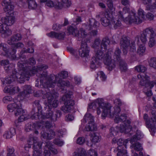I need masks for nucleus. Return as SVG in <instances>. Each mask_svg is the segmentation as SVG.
I'll return each instance as SVG.
<instances>
[{"label":"nucleus","instance_id":"60","mask_svg":"<svg viewBox=\"0 0 156 156\" xmlns=\"http://www.w3.org/2000/svg\"><path fill=\"white\" fill-rule=\"evenodd\" d=\"M67 102L68 103L67 104H64V105L68 106L69 107L70 106L71 108H72L73 106L74 105V101L72 100L69 101H67Z\"/></svg>","mask_w":156,"mask_h":156},{"label":"nucleus","instance_id":"21","mask_svg":"<svg viewBox=\"0 0 156 156\" xmlns=\"http://www.w3.org/2000/svg\"><path fill=\"white\" fill-rule=\"evenodd\" d=\"M47 35L51 38H56L61 40L63 39L65 36V33L62 32L60 33H57L55 32L52 31L47 34Z\"/></svg>","mask_w":156,"mask_h":156},{"label":"nucleus","instance_id":"16","mask_svg":"<svg viewBox=\"0 0 156 156\" xmlns=\"http://www.w3.org/2000/svg\"><path fill=\"white\" fill-rule=\"evenodd\" d=\"M89 51L87 43L85 41H82L81 47L79 51V55L81 57H87L89 55Z\"/></svg>","mask_w":156,"mask_h":156},{"label":"nucleus","instance_id":"24","mask_svg":"<svg viewBox=\"0 0 156 156\" xmlns=\"http://www.w3.org/2000/svg\"><path fill=\"white\" fill-rule=\"evenodd\" d=\"M142 3L144 4L147 5L146 6V9L149 10L151 12H154L156 9V5L154 3L152 5H150L149 4L151 3V0H142Z\"/></svg>","mask_w":156,"mask_h":156},{"label":"nucleus","instance_id":"7","mask_svg":"<svg viewBox=\"0 0 156 156\" xmlns=\"http://www.w3.org/2000/svg\"><path fill=\"white\" fill-rule=\"evenodd\" d=\"M7 108L9 112L14 111L15 116H20L24 120L29 119L30 117L26 114L21 108V105L20 102L18 103H15L9 104L7 106Z\"/></svg>","mask_w":156,"mask_h":156},{"label":"nucleus","instance_id":"44","mask_svg":"<svg viewBox=\"0 0 156 156\" xmlns=\"http://www.w3.org/2000/svg\"><path fill=\"white\" fill-rule=\"evenodd\" d=\"M20 91V89L18 87H10V93L14 94L17 93Z\"/></svg>","mask_w":156,"mask_h":156},{"label":"nucleus","instance_id":"12","mask_svg":"<svg viewBox=\"0 0 156 156\" xmlns=\"http://www.w3.org/2000/svg\"><path fill=\"white\" fill-rule=\"evenodd\" d=\"M16 51L13 49L12 50L8 49V46L6 44L2 43L0 44V52L3 55L8 57L12 59H16V56L15 55Z\"/></svg>","mask_w":156,"mask_h":156},{"label":"nucleus","instance_id":"34","mask_svg":"<svg viewBox=\"0 0 156 156\" xmlns=\"http://www.w3.org/2000/svg\"><path fill=\"white\" fill-rule=\"evenodd\" d=\"M94 120V117L91 115V114L89 113H87L84 116L83 121L85 123L87 122H92Z\"/></svg>","mask_w":156,"mask_h":156},{"label":"nucleus","instance_id":"49","mask_svg":"<svg viewBox=\"0 0 156 156\" xmlns=\"http://www.w3.org/2000/svg\"><path fill=\"white\" fill-rule=\"evenodd\" d=\"M23 90L25 92L30 93L31 92V87L30 86L26 85L23 88Z\"/></svg>","mask_w":156,"mask_h":156},{"label":"nucleus","instance_id":"17","mask_svg":"<svg viewBox=\"0 0 156 156\" xmlns=\"http://www.w3.org/2000/svg\"><path fill=\"white\" fill-rule=\"evenodd\" d=\"M55 3V8L57 9L68 7L71 4V2L69 0H57Z\"/></svg>","mask_w":156,"mask_h":156},{"label":"nucleus","instance_id":"41","mask_svg":"<svg viewBox=\"0 0 156 156\" xmlns=\"http://www.w3.org/2000/svg\"><path fill=\"white\" fill-rule=\"evenodd\" d=\"M155 37H150L149 38V41L148 45L149 47L152 48L154 47L156 44V40L154 38Z\"/></svg>","mask_w":156,"mask_h":156},{"label":"nucleus","instance_id":"31","mask_svg":"<svg viewBox=\"0 0 156 156\" xmlns=\"http://www.w3.org/2000/svg\"><path fill=\"white\" fill-rule=\"evenodd\" d=\"M73 156H86L85 150L82 148H78L73 154Z\"/></svg>","mask_w":156,"mask_h":156},{"label":"nucleus","instance_id":"37","mask_svg":"<svg viewBox=\"0 0 156 156\" xmlns=\"http://www.w3.org/2000/svg\"><path fill=\"white\" fill-rule=\"evenodd\" d=\"M107 37H103L101 41V47L102 50L103 51H106L107 49Z\"/></svg>","mask_w":156,"mask_h":156},{"label":"nucleus","instance_id":"53","mask_svg":"<svg viewBox=\"0 0 156 156\" xmlns=\"http://www.w3.org/2000/svg\"><path fill=\"white\" fill-rule=\"evenodd\" d=\"M146 17L148 20H151L154 19V16L151 13L148 12L146 15Z\"/></svg>","mask_w":156,"mask_h":156},{"label":"nucleus","instance_id":"25","mask_svg":"<svg viewBox=\"0 0 156 156\" xmlns=\"http://www.w3.org/2000/svg\"><path fill=\"white\" fill-rule=\"evenodd\" d=\"M147 37H152L155 36V32L154 29L151 27H149L144 30L142 33Z\"/></svg>","mask_w":156,"mask_h":156},{"label":"nucleus","instance_id":"2","mask_svg":"<svg viewBox=\"0 0 156 156\" xmlns=\"http://www.w3.org/2000/svg\"><path fill=\"white\" fill-rule=\"evenodd\" d=\"M58 94L56 92L52 94L51 92L46 93L43 96V99H47L48 103L47 106L49 109L44 115H41V117L43 119H48L51 121H55L57 120L58 113L54 112L53 111L50 110L51 108L53 107L56 108L58 105V101L56 99L58 97Z\"/></svg>","mask_w":156,"mask_h":156},{"label":"nucleus","instance_id":"39","mask_svg":"<svg viewBox=\"0 0 156 156\" xmlns=\"http://www.w3.org/2000/svg\"><path fill=\"white\" fill-rule=\"evenodd\" d=\"M114 11L115 8L113 7L112 0H108V12L112 15Z\"/></svg>","mask_w":156,"mask_h":156},{"label":"nucleus","instance_id":"9","mask_svg":"<svg viewBox=\"0 0 156 156\" xmlns=\"http://www.w3.org/2000/svg\"><path fill=\"white\" fill-rule=\"evenodd\" d=\"M144 135L139 130L136 131L135 135L130 140V143L132 145L130 146L131 148H133L136 151H139L142 150L143 148L141 145L137 140L143 138Z\"/></svg>","mask_w":156,"mask_h":156},{"label":"nucleus","instance_id":"28","mask_svg":"<svg viewBox=\"0 0 156 156\" xmlns=\"http://www.w3.org/2000/svg\"><path fill=\"white\" fill-rule=\"evenodd\" d=\"M67 31L69 34H71L74 36H78L80 34L79 31L76 27L70 26L68 28Z\"/></svg>","mask_w":156,"mask_h":156},{"label":"nucleus","instance_id":"63","mask_svg":"<svg viewBox=\"0 0 156 156\" xmlns=\"http://www.w3.org/2000/svg\"><path fill=\"white\" fill-rule=\"evenodd\" d=\"M41 136L44 139H48V135L47 132H41Z\"/></svg>","mask_w":156,"mask_h":156},{"label":"nucleus","instance_id":"30","mask_svg":"<svg viewBox=\"0 0 156 156\" xmlns=\"http://www.w3.org/2000/svg\"><path fill=\"white\" fill-rule=\"evenodd\" d=\"M87 131H92L96 130L97 126L94 123V120L92 122H88V124L85 127Z\"/></svg>","mask_w":156,"mask_h":156},{"label":"nucleus","instance_id":"15","mask_svg":"<svg viewBox=\"0 0 156 156\" xmlns=\"http://www.w3.org/2000/svg\"><path fill=\"white\" fill-rule=\"evenodd\" d=\"M121 51L119 49L117 48L114 53V58L116 59L119 62V67L122 71H125L127 69V64L121 60L120 58V55Z\"/></svg>","mask_w":156,"mask_h":156},{"label":"nucleus","instance_id":"47","mask_svg":"<svg viewBox=\"0 0 156 156\" xmlns=\"http://www.w3.org/2000/svg\"><path fill=\"white\" fill-rule=\"evenodd\" d=\"M14 151V150L13 148H8L7 150V156H16Z\"/></svg>","mask_w":156,"mask_h":156},{"label":"nucleus","instance_id":"23","mask_svg":"<svg viewBox=\"0 0 156 156\" xmlns=\"http://www.w3.org/2000/svg\"><path fill=\"white\" fill-rule=\"evenodd\" d=\"M0 32L4 34L5 36H8L12 34V31L8 27L2 23H0Z\"/></svg>","mask_w":156,"mask_h":156},{"label":"nucleus","instance_id":"45","mask_svg":"<svg viewBox=\"0 0 156 156\" xmlns=\"http://www.w3.org/2000/svg\"><path fill=\"white\" fill-rule=\"evenodd\" d=\"M101 41L100 39L98 38L96 39L94 41V43L92 45V47L94 48H96L97 47H98L100 45Z\"/></svg>","mask_w":156,"mask_h":156},{"label":"nucleus","instance_id":"38","mask_svg":"<svg viewBox=\"0 0 156 156\" xmlns=\"http://www.w3.org/2000/svg\"><path fill=\"white\" fill-rule=\"evenodd\" d=\"M72 95L70 94H66L63 96L62 98V100L64 102V104H67L68 103L67 101L72 100Z\"/></svg>","mask_w":156,"mask_h":156},{"label":"nucleus","instance_id":"26","mask_svg":"<svg viewBox=\"0 0 156 156\" xmlns=\"http://www.w3.org/2000/svg\"><path fill=\"white\" fill-rule=\"evenodd\" d=\"M21 38L22 37L20 34H15L11 37L10 40L8 41L7 43L10 45L13 44L15 42L20 40Z\"/></svg>","mask_w":156,"mask_h":156},{"label":"nucleus","instance_id":"42","mask_svg":"<svg viewBox=\"0 0 156 156\" xmlns=\"http://www.w3.org/2000/svg\"><path fill=\"white\" fill-rule=\"evenodd\" d=\"M72 109L70 106H67L65 105L62 106L61 108V110L62 111L65 113H67L70 112L71 109Z\"/></svg>","mask_w":156,"mask_h":156},{"label":"nucleus","instance_id":"22","mask_svg":"<svg viewBox=\"0 0 156 156\" xmlns=\"http://www.w3.org/2000/svg\"><path fill=\"white\" fill-rule=\"evenodd\" d=\"M2 22L8 26H11L15 22V18L12 16H6L2 19Z\"/></svg>","mask_w":156,"mask_h":156},{"label":"nucleus","instance_id":"36","mask_svg":"<svg viewBox=\"0 0 156 156\" xmlns=\"http://www.w3.org/2000/svg\"><path fill=\"white\" fill-rule=\"evenodd\" d=\"M139 47L137 49V53L140 55H143L145 54L146 48L144 44H138Z\"/></svg>","mask_w":156,"mask_h":156},{"label":"nucleus","instance_id":"5","mask_svg":"<svg viewBox=\"0 0 156 156\" xmlns=\"http://www.w3.org/2000/svg\"><path fill=\"white\" fill-rule=\"evenodd\" d=\"M18 65L19 67V73H17L15 71H13L12 75L9 77L5 78L4 81L6 83L10 84L17 79H24L26 78L27 76L30 74V73L27 72V73L24 74L23 72H25V71L23 70L24 65L23 62H19Z\"/></svg>","mask_w":156,"mask_h":156},{"label":"nucleus","instance_id":"13","mask_svg":"<svg viewBox=\"0 0 156 156\" xmlns=\"http://www.w3.org/2000/svg\"><path fill=\"white\" fill-rule=\"evenodd\" d=\"M23 62V65H24L23 67V70L25 72H23L24 74L27 73V72H29L30 73V74H29L27 76V78L28 77L29 75H31L32 74H35L37 71L36 70L34 69L33 68H31V66H29V64H30L31 65H33L35 64L36 63V61L34 58H31L29 60V62L28 63H25L23 61H22Z\"/></svg>","mask_w":156,"mask_h":156},{"label":"nucleus","instance_id":"20","mask_svg":"<svg viewBox=\"0 0 156 156\" xmlns=\"http://www.w3.org/2000/svg\"><path fill=\"white\" fill-rule=\"evenodd\" d=\"M3 4L4 6L3 9L5 12H9L12 11L14 9V6L11 3L10 0H4Z\"/></svg>","mask_w":156,"mask_h":156},{"label":"nucleus","instance_id":"10","mask_svg":"<svg viewBox=\"0 0 156 156\" xmlns=\"http://www.w3.org/2000/svg\"><path fill=\"white\" fill-rule=\"evenodd\" d=\"M129 141L128 139L124 140L120 139L118 140L117 141L118 146L117 148L118 151L117 156H128L127 152L125 149L126 148Z\"/></svg>","mask_w":156,"mask_h":156},{"label":"nucleus","instance_id":"11","mask_svg":"<svg viewBox=\"0 0 156 156\" xmlns=\"http://www.w3.org/2000/svg\"><path fill=\"white\" fill-rule=\"evenodd\" d=\"M129 41L127 37H123L121 38L120 44L121 47L123 48V52L125 55L127 53V48L128 46L130 48V52H134L136 51L134 43L132 42L131 44H129Z\"/></svg>","mask_w":156,"mask_h":156},{"label":"nucleus","instance_id":"59","mask_svg":"<svg viewBox=\"0 0 156 156\" xmlns=\"http://www.w3.org/2000/svg\"><path fill=\"white\" fill-rule=\"evenodd\" d=\"M80 34L83 37H85L87 35V33L82 28L80 29Z\"/></svg>","mask_w":156,"mask_h":156},{"label":"nucleus","instance_id":"50","mask_svg":"<svg viewBox=\"0 0 156 156\" xmlns=\"http://www.w3.org/2000/svg\"><path fill=\"white\" fill-rule=\"evenodd\" d=\"M58 75L60 76L61 77L65 78L68 76V74L67 72L63 71H62L61 73H58Z\"/></svg>","mask_w":156,"mask_h":156},{"label":"nucleus","instance_id":"61","mask_svg":"<svg viewBox=\"0 0 156 156\" xmlns=\"http://www.w3.org/2000/svg\"><path fill=\"white\" fill-rule=\"evenodd\" d=\"M40 116L39 113H36L31 117L32 119H39Z\"/></svg>","mask_w":156,"mask_h":156},{"label":"nucleus","instance_id":"4","mask_svg":"<svg viewBox=\"0 0 156 156\" xmlns=\"http://www.w3.org/2000/svg\"><path fill=\"white\" fill-rule=\"evenodd\" d=\"M110 107V105H109L108 103V115L109 114L110 117H112L115 116V118L114 120L115 122L118 123L119 122L123 121V124H125V125L123 124H122V126L121 125L119 128L120 132L122 133L124 132L127 133L130 131L131 130V127L130 126V122L128 120L125 121L126 118V115L122 114L120 118L119 117L118 114L120 111V109L119 106L115 108L114 113L113 114L111 115L110 110L108 109L109 107Z\"/></svg>","mask_w":156,"mask_h":156},{"label":"nucleus","instance_id":"54","mask_svg":"<svg viewBox=\"0 0 156 156\" xmlns=\"http://www.w3.org/2000/svg\"><path fill=\"white\" fill-rule=\"evenodd\" d=\"M48 68V66L44 65H42L41 66H39L37 67L38 69L37 71L38 70L41 71L42 70H43L47 69Z\"/></svg>","mask_w":156,"mask_h":156},{"label":"nucleus","instance_id":"6","mask_svg":"<svg viewBox=\"0 0 156 156\" xmlns=\"http://www.w3.org/2000/svg\"><path fill=\"white\" fill-rule=\"evenodd\" d=\"M89 108L95 109L97 108V113L98 115L100 114L101 111L100 108L102 110L101 116L102 119H105L107 115V105L105 103L102 99L98 100V101L90 103L88 105Z\"/></svg>","mask_w":156,"mask_h":156},{"label":"nucleus","instance_id":"8","mask_svg":"<svg viewBox=\"0 0 156 156\" xmlns=\"http://www.w3.org/2000/svg\"><path fill=\"white\" fill-rule=\"evenodd\" d=\"M28 144H26L24 148L26 150L27 148H30L31 145L34 144L33 148L34 153L33 156H41V154L42 152L41 143V142H37L36 138L32 137L29 138L27 141Z\"/></svg>","mask_w":156,"mask_h":156},{"label":"nucleus","instance_id":"33","mask_svg":"<svg viewBox=\"0 0 156 156\" xmlns=\"http://www.w3.org/2000/svg\"><path fill=\"white\" fill-rule=\"evenodd\" d=\"M140 40L141 42L143 43V44H144L147 41V37L142 33L141 34L139 37H137L136 39V40L137 41L138 44H140Z\"/></svg>","mask_w":156,"mask_h":156},{"label":"nucleus","instance_id":"40","mask_svg":"<svg viewBox=\"0 0 156 156\" xmlns=\"http://www.w3.org/2000/svg\"><path fill=\"white\" fill-rule=\"evenodd\" d=\"M107 14L103 13L101 15V21L102 24L105 27L107 26V18L106 17Z\"/></svg>","mask_w":156,"mask_h":156},{"label":"nucleus","instance_id":"18","mask_svg":"<svg viewBox=\"0 0 156 156\" xmlns=\"http://www.w3.org/2000/svg\"><path fill=\"white\" fill-rule=\"evenodd\" d=\"M42 126L41 122H38L36 123H28L25 126V130L29 132L33 129H37L40 128Z\"/></svg>","mask_w":156,"mask_h":156},{"label":"nucleus","instance_id":"56","mask_svg":"<svg viewBox=\"0 0 156 156\" xmlns=\"http://www.w3.org/2000/svg\"><path fill=\"white\" fill-rule=\"evenodd\" d=\"M74 119V117L71 114H68L66 116L65 119L67 121H70L73 120Z\"/></svg>","mask_w":156,"mask_h":156},{"label":"nucleus","instance_id":"62","mask_svg":"<svg viewBox=\"0 0 156 156\" xmlns=\"http://www.w3.org/2000/svg\"><path fill=\"white\" fill-rule=\"evenodd\" d=\"M15 48H22L23 47V44L21 43H18L14 45Z\"/></svg>","mask_w":156,"mask_h":156},{"label":"nucleus","instance_id":"3","mask_svg":"<svg viewBox=\"0 0 156 156\" xmlns=\"http://www.w3.org/2000/svg\"><path fill=\"white\" fill-rule=\"evenodd\" d=\"M37 75L40 78V81L42 83H44V86L47 87H53L56 83L59 87L69 86L70 83L68 81H64L59 79L58 77L54 75L47 76V73L44 72L42 74L38 73Z\"/></svg>","mask_w":156,"mask_h":156},{"label":"nucleus","instance_id":"43","mask_svg":"<svg viewBox=\"0 0 156 156\" xmlns=\"http://www.w3.org/2000/svg\"><path fill=\"white\" fill-rule=\"evenodd\" d=\"M149 65L151 66L156 69V58H152L149 62Z\"/></svg>","mask_w":156,"mask_h":156},{"label":"nucleus","instance_id":"35","mask_svg":"<svg viewBox=\"0 0 156 156\" xmlns=\"http://www.w3.org/2000/svg\"><path fill=\"white\" fill-rule=\"evenodd\" d=\"M91 141L94 143L98 142L100 141L101 137L99 133H94L91 134Z\"/></svg>","mask_w":156,"mask_h":156},{"label":"nucleus","instance_id":"55","mask_svg":"<svg viewBox=\"0 0 156 156\" xmlns=\"http://www.w3.org/2000/svg\"><path fill=\"white\" fill-rule=\"evenodd\" d=\"M55 3H54L52 1H48L47 2L46 5L50 7H54L55 8Z\"/></svg>","mask_w":156,"mask_h":156},{"label":"nucleus","instance_id":"27","mask_svg":"<svg viewBox=\"0 0 156 156\" xmlns=\"http://www.w3.org/2000/svg\"><path fill=\"white\" fill-rule=\"evenodd\" d=\"M0 65L4 66L5 70L9 71L10 70L12 66V65L10 64L9 61L7 59H4L0 61Z\"/></svg>","mask_w":156,"mask_h":156},{"label":"nucleus","instance_id":"57","mask_svg":"<svg viewBox=\"0 0 156 156\" xmlns=\"http://www.w3.org/2000/svg\"><path fill=\"white\" fill-rule=\"evenodd\" d=\"M99 74L100 76V77L102 79V81H105L106 80V76H105L104 73L103 72H100L99 73V74H98V75Z\"/></svg>","mask_w":156,"mask_h":156},{"label":"nucleus","instance_id":"64","mask_svg":"<svg viewBox=\"0 0 156 156\" xmlns=\"http://www.w3.org/2000/svg\"><path fill=\"white\" fill-rule=\"evenodd\" d=\"M45 147H46V148H48V150H49L52 147V144L51 142H48L46 143V144L45 145Z\"/></svg>","mask_w":156,"mask_h":156},{"label":"nucleus","instance_id":"48","mask_svg":"<svg viewBox=\"0 0 156 156\" xmlns=\"http://www.w3.org/2000/svg\"><path fill=\"white\" fill-rule=\"evenodd\" d=\"M85 139L83 137H79L77 140L76 143L80 145H82L85 142Z\"/></svg>","mask_w":156,"mask_h":156},{"label":"nucleus","instance_id":"46","mask_svg":"<svg viewBox=\"0 0 156 156\" xmlns=\"http://www.w3.org/2000/svg\"><path fill=\"white\" fill-rule=\"evenodd\" d=\"M48 135V139H51L55 136V133L52 130H49L47 132Z\"/></svg>","mask_w":156,"mask_h":156},{"label":"nucleus","instance_id":"52","mask_svg":"<svg viewBox=\"0 0 156 156\" xmlns=\"http://www.w3.org/2000/svg\"><path fill=\"white\" fill-rule=\"evenodd\" d=\"M115 66V65L113 62H108V70H111Z\"/></svg>","mask_w":156,"mask_h":156},{"label":"nucleus","instance_id":"32","mask_svg":"<svg viewBox=\"0 0 156 156\" xmlns=\"http://www.w3.org/2000/svg\"><path fill=\"white\" fill-rule=\"evenodd\" d=\"M100 63L99 61L96 59L95 57L93 58L90 66L91 68L94 69L96 68H98L100 66Z\"/></svg>","mask_w":156,"mask_h":156},{"label":"nucleus","instance_id":"1","mask_svg":"<svg viewBox=\"0 0 156 156\" xmlns=\"http://www.w3.org/2000/svg\"><path fill=\"white\" fill-rule=\"evenodd\" d=\"M129 9L126 7H124L123 9V13L121 12H119L118 16L116 19L117 22L114 21L113 17L111 16H108V26L113 25L114 27L116 28V26L119 27L121 25L120 20H124V21L126 23L130 24L135 23L139 24L141 23L145 18L144 11L141 9H139L137 11L138 16H135V11L134 10L129 12Z\"/></svg>","mask_w":156,"mask_h":156},{"label":"nucleus","instance_id":"19","mask_svg":"<svg viewBox=\"0 0 156 156\" xmlns=\"http://www.w3.org/2000/svg\"><path fill=\"white\" fill-rule=\"evenodd\" d=\"M96 57L98 60H102L105 64L107 65V52L104 54L102 51L98 50L96 53Z\"/></svg>","mask_w":156,"mask_h":156},{"label":"nucleus","instance_id":"14","mask_svg":"<svg viewBox=\"0 0 156 156\" xmlns=\"http://www.w3.org/2000/svg\"><path fill=\"white\" fill-rule=\"evenodd\" d=\"M152 114L154 117L153 118H151L150 120H148V116L147 114H144V118L146 121L147 127L153 129L155 127L156 123V111L155 112L154 111H152Z\"/></svg>","mask_w":156,"mask_h":156},{"label":"nucleus","instance_id":"58","mask_svg":"<svg viewBox=\"0 0 156 156\" xmlns=\"http://www.w3.org/2000/svg\"><path fill=\"white\" fill-rule=\"evenodd\" d=\"M89 154L90 156H97L98 154L94 150L90 149L89 151Z\"/></svg>","mask_w":156,"mask_h":156},{"label":"nucleus","instance_id":"51","mask_svg":"<svg viewBox=\"0 0 156 156\" xmlns=\"http://www.w3.org/2000/svg\"><path fill=\"white\" fill-rule=\"evenodd\" d=\"M54 142L55 144L60 146H62L63 144V142L59 139H55Z\"/></svg>","mask_w":156,"mask_h":156},{"label":"nucleus","instance_id":"29","mask_svg":"<svg viewBox=\"0 0 156 156\" xmlns=\"http://www.w3.org/2000/svg\"><path fill=\"white\" fill-rule=\"evenodd\" d=\"M15 130L13 128H11L9 130L5 132L3 135L4 137L6 139L11 138L15 133Z\"/></svg>","mask_w":156,"mask_h":156}]
</instances>
